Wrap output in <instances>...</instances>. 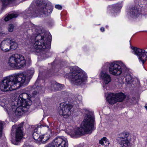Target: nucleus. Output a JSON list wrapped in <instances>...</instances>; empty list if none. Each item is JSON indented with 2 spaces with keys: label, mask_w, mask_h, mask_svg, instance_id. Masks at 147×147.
Returning a JSON list of instances; mask_svg holds the SVG:
<instances>
[{
  "label": "nucleus",
  "mask_w": 147,
  "mask_h": 147,
  "mask_svg": "<svg viewBox=\"0 0 147 147\" xmlns=\"http://www.w3.org/2000/svg\"><path fill=\"white\" fill-rule=\"evenodd\" d=\"M9 42V38L4 39L2 41L0 45V47L3 51L6 52L9 51L10 50Z\"/></svg>",
  "instance_id": "obj_15"
},
{
  "label": "nucleus",
  "mask_w": 147,
  "mask_h": 147,
  "mask_svg": "<svg viewBox=\"0 0 147 147\" xmlns=\"http://www.w3.org/2000/svg\"><path fill=\"white\" fill-rule=\"evenodd\" d=\"M9 44L10 50H12L16 49L18 45L17 42L13 40H10Z\"/></svg>",
  "instance_id": "obj_20"
},
{
  "label": "nucleus",
  "mask_w": 147,
  "mask_h": 147,
  "mask_svg": "<svg viewBox=\"0 0 147 147\" xmlns=\"http://www.w3.org/2000/svg\"><path fill=\"white\" fill-rule=\"evenodd\" d=\"M18 15L17 14L11 13L9 14L5 18L4 20L5 21H7L13 18H16L17 17Z\"/></svg>",
  "instance_id": "obj_25"
},
{
  "label": "nucleus",
  "mask_w": 147,
  "mask_h": 147,
  "mask_svg": "<svg viewBox=\"0 0 147 147\" xmlns=\"http://www.w3.org/2000/svg\"><path fill=\"white\" fill-rule=\"evenodd\" d=\"M30 98L29 94L26 93H23L20 94L18 97L17 103L21 104V105L24 108L29 109L32 102L30 99Z\"/></svg>",
  "instance_id": "obj_10"
},
{
  "label": "nucleus",
  "mask_w": 147,
  "mask_h": 147,
  "mask_svg": "<svg viewBox=\"0 0 147 147\" xmlns=\"http://www.w3.org/2000/svg\"><path fill=\"white\" fill-rule=\"evenodd\" d=\"M104 141L105 142V144H106L107 141L106 137H104L100 140L99 142V144H101L102 145H104Z\"/></svg>",
  "instance_id": "obj_28"
},
{
  "label": "nucleus",
  "mask_w": 147,
  "mask_h": 147,
  "mask_svg": "<svg viewBox=\"0 0 147 147\" xmlns=\"http://www.w3.org/2000/svg\"><path fill=\"white\" fill-rule=\"evenodd\" d=\"M57 82L55 81L53 82L50 87V89L51 91H57Z\"/></svg>",
  "instance_id": "obj_26"
},
{
  "label": "nucleus",
  "mask_w": 147,
  "mask_h": 147,
  "mask_svg": "<svg viewBox=\"0 0 147 147\" xmlns=\"http://www.w3.org/2000/svg\"><path fill=\"white\" fill-rule=\"evenodd\" d=\"M13 26L12 24H10L8 27V31L9 32H12L13 31Z\"/></svg>",
  "instance_id": "obj_29"
},
{
  "label": "nucleus",
  "mask_w": 147,
  "mask_h": 147,
  "mask_svg": "<svg viewBox=\"0 0 147 147\" xmlns=\"http://www.w3.org/2000/svg\"><path fill=\"white\" fill-rule=\"evenodd\" d=\"M100 30L101 31L103 32L104 31V28H100Z\"/></svg>",
  "instance_id": "obj_37"
},
{
  "label": "nucleus",
  "mask_w": 147,
  "mask_h": 147,
  "mask_svg": "<svg viewBox=\"0 0 147 147\" xmlns=\"http://www.w3.org/2000/svg\"><path fill=\"white\" fill-rule=\"evenodd\" d=\"M35 12H36V10L35 11H31L30 9H29L27 10H26L23 15L24 17L26 18L30 16H36L37 15H39V14H36Z\"/></svg>",
  "instance_id": "obj_18"
},
{
  "label": "nucleus",
  "mask_w": 147,
  "mask_h": 147,
  "mask_svg": "<svg viewBox=\"0 0 147 147\" xmlns=\"http://www.w3.org/2000/svg\"><path fill=\"white\" fill-rule=\"evenodd\" d=\"M54 147H68V142L61 137H56L52 142Z\"/></svg>",
  "instance_id": "obj_14"
},
{
  "label": "nucleus",
  "mask_w": 147,
  "mask_h": 147,
  "mask_svg": "<svg viewBox=\"0 0 147 147\" xmlns=\"http://www.w3.org/2000/svg\"><path fill=\"white\" fill-rule=\"evenodd\" d=\"M130 14L134 16H137L140 13V12L139 11L136 7H133L130 10Z\"/></svg>",
  "instance_id": "obj_23"
},
{
  "label": "nucleus",
  "mask_w": 147,
  "mask_h": 147,
  "mask_svg": "<svg viewBox=\"0 0 147 147\" xmlns=\"http://www.w3.org/2000/svg\"><path fill=\"white\" fill-rule=\"evenodd\" d=\"M6 34L3 32H0V37H4L5 36Z\"/></svg>",
  "instance_id": "obj_34"
},
{
  "label": "nucleus",
  "mask_w": 147,
  "mask_h": 147,
  "mask_svg": "<svg viewBox=\"0 0 147 147\" xmlns=\"http://www.w3.org/2000/svg\"><path fill=\"white\" fill-rule=\"evenodd\" d=\"M22 107H23L21 105L18 107H16L15 106H12V108L13 111H14L13 114H14L15 116L17 117H19L22 116L24 113V111L23 110Z\"/></svg>",
  "instance_id": "obj_17"
},
{
  "label": "nucleus",
  "mask_w": 147,
  "mask_h": 147,
  "mask_svg": "<svg viewBox=\"0 0 147 147\" xmlns=\"http://www.w3.org/2000/svg\"><path fill=\"white\" fill-rule=\"evenodd\" d=\"M129 136L128 133L123 132L120 134L119 137L117 138L118 141H121V140H124L125 139H127V138Z\"/></svg>",
  "instance_id": "obj_21"
},
{
  "label": "nucleus",
  "mask_w": 147,
  "mask_h": 147,
  "mask_svg": "<svg viewBox=\"0 0 147 147\" xmlns=\"http://www.w3.org/2000/svg\"><path fill=\"white\" fill-rule=\"evenodd\" d=\"M34 73L33 69H29L24 73H20L5 77L0 83V89L6 92L12 90L17 88V84L21 86L26 84L30 81Z\"/></svg>",
  "instance_id": "obj_1"
},
{
  "label": "nucleus",
  "mask_w": 147,
  "mask_h": 147,
  "mask_svg": "<svg viewBox=\"0 0 147 147\" xmlns=\"http://www.w3.org/2000/svg\"><path fill=\"white\" fill-rule=\"evenodd\" d=\"M122 147H130V144L127 139L121 140V141H118Z\"/></svg>",
  "instance_id": "obj_19"
},
{
  "label": "nucleus",
  "mask_w": 147,
  "mask_h": 147,
  "mask_svg": "<svg viewBox=\"0 0 147 147\" xmlns=\"http://www.w3.org/2000/svg\"><path fill=\"white\" fill-rule=\"evenodd\" d=\"M55 8L59 9H61L62 8V6L59 5H55Z\"/></svg>",
  "instance_id": "obj_33"
},
{
  "label": "nucleus",
  "mask_w": 147,
  "mask_h": 147,
  "mask_svg": "<svg viewBox=\"0 0 147 147\" xmlns=\"http://www.w3.org/2000/svg\"><path fill=\"white\" fill-rule=\"evenodd\" d=\"M56 85L57 86V90H60L62 88V85L57 82Z\"/></svg>",
  "instance_id": "obj_30"
},
{
  "label": "nucleus",
  "mask_w": 147,
  "mask_h": 147,
  "mask_svg": "<svg viewBox=\"0 0 147 147\" xmlns=\"http://www.w3.org/2000/svg\"><path fill=\"white\" fill-rule=\"evenodd\" d=\"M113 9L115 11H117L120 10L121 7V5L118 4L114 5L113 6Z\"/></svg>",
  "instance_id": "obj_27"
},
{
  "label": "nucleus",
  "mask_w": 147,
  "mask_h": 147,
  "mask_svg": "<svg viewBox=\"0 0 147 147\" xmlns=\"http://www.w3.org/2000/svg\"><path fill=\"white\" fill-rule=\"evenodd\" d=\"M131 48L134 51V54L138 56L140 61H142L143 65L147 59V52L136 47L131 46Z\"/></svg>",
  "instance_id": "obj_11"
},
{
  "label": "nucleus",
  "mask_w": 147,
  "mask_h": 147,
  "mask_svg": "<svg viewBox=\"0 0 147 147\" xmlns=\"http://www.w3.org/2000/svg\"><path fill=\"white\" fill-rule=\"evenodd\" d=\"M45 147H54V146L51 143L46 146Z\"/></svg>",
  "instance_id": "obj_35"
},
{
  "label": "nucleus",
  "mask_w": 147,
  "mask_h": 147,
  "mask_svg": "<svg viewBox=\"0 0 147 147\" xmlns=\"http://www.w3.org/2000/svg\"><path fill=\"white\" fill-rule=\"evenodd\" d=\"M3 124L2 123H0V137L1 136V132L2 130Z\"/></svg>",
  "instance_id": "obj_31"
},
{
  "label": "nucleus",
  "mask_w": 147,
  "mask_h": 147,
  "mask_svg": "<svg viewBox=\"0 0 147 147\" xmlns=\"http://www.w3.org/2000/svg\"><path fill=\"white\" fill-rule=\"evenodd\" d=\"M69 77L72 81L76 85H81L84 84L87 80V76L85 73L80 68L75 67L70 73Z\"/></svg>",
  "instance_id": "obj_5"
},
{
  "label": "nucleus",
  "mask_w": 147,
  "mask_h": 147,
  "mask_svg": "<svg viewBox=\"0 0 147 147\" xmlns=\"http://www.w3.org/2000/svg\"><path fill=\"white\" fill-rule=\"evenodd\" d=\"M108 69L107 66H104L99 74L100 78L103 81V83L106 85L108 84L111 81L110 75L106 72V70Z\"/></svg>",
  "instance_id": "obj_13"
},
{
  "label": "nucleus",
  "mask_w": 147,
  "mask_h": 147,
  "mask_svg": "<svg viewBox=\"0 0 147 147\" xmlns=\"http://www.w3.org/2000/svg\"><path fill=\"white\" fill-rule=\"evenodd\" d=\"M86 119L81 124V127L78 128L75 132L76 135L82 136L85 134H91L94 129V119L90 113L86 114Z\"/></svg>",
  "instance_id": "obj_4"
},
{
  "label": "nucleus",
  "mask_w": 147,
  "mask_h": 147,
  "mask_svg": "<svg viewBox=\"0 0 147 147\" xmlns=\"http://www.w3.org/2000/svg\"><path fill=\"white\" fill-rule=\"evenodd\" d=\"M145 108L147 110V106H145Z\"/></svg>",
  "instance_id": "obj_38"
},
{
  "label": "nucleus",
  "mask_w": 147,
  "mask_h": 147,
  "mask_svg": "<svg viewBox=\"0 0 147 147\" xmlns=\"http://www.w3.org/2000/svg\"><path fill=\"white\" fill-rule=\"evenodd\" d=\"M145 1H146L147 2V0H144Z\"/></svg>",
  "instance_id": "obj_40"
},
{
  "label": "nucleus",
  "mask_w": 147,
  "mask_h": 147,
  "mask_svg": "<svg viewBox=\"0 0 147 147\" xmlns=\"http://www.w3.org/2000/svg\"><path fill=\"white\" fill-rule=\"evenodd\" d=\"M125 96L122 93L113 94L110 93L106 97L107 101L110 104H113L117 102H121L125 98Z\"/></svg>",
  "instance_id": "obj_9"
},
{
  "label": "nucleus",
  "mask_w": 147,
  "mask_h": 147,
  "mask_svg": "<svg viewBox=\"0 0 147 147\" xmlns=\"http://www.w3.org/2000/svg\"><path fill=\"white\" fill-rule=\"evenodd\" d=\"M104 145H105V144H106L105 143V142L104 141Z\"/></svg>",
  "instance_id": "obj_39"
},
{
  "label": "nucleus",
  "mask_w": 147,
  "mask_h": 147,
  "mask_svg": "<svg viewBox=\"0 0 147 147\" xmlns=\"http://www.w3.org/2000/svg\"><path fill=\"white\" fill-rule=\"evenodd\" d=\"M43 138H42V140L43 139V140L42 141H43V142H45L49 139V138H48L46 140H45V139H44V137L43 136Z\"/></svg>",
  "instance_id": "obj_36"
},
{
  "label": "nucleus",
  "mask_w": 147,
  "mask_h": 147,
  "mask_svg": "<svg viewBox=\"0 0 147 147\" xmlns=\"http://www.w3.org/2000/svg\"><path fill=\"white\" fill-rule=\"evenodd\" d=\"M136 1L139 4H141L142 3H143L145 1L144 0H136Z\"/></svg>",
  "instance_id": "obj_32"
},
{
  "label": "nucleus",
  "mask_w": 147,
  "mask_h": 147,
  "mask_svg": "<svg viewBox=\"0 0 147 147\" xmlns=\"http://www.w3.org/2000/svg\"><path fill=\"white\" fill-rule=\"evenodd\" d=\"M51 37L49 34H46L42 36L39 34L35 38L34 47L39 55L42 56L43 58L46 57V54L49 48L51 42Z\"/></svg>",
  "instance_id": "obj_3"
},
{
  "label": "nucleus",
  "mask_w": 147,
  "mask_h": 147,
  "mask_svg": "<svg viewBox=\"0 0 147 147\" xmlns=\"http://www.w3.org/2000/svg\"><path fill=\"white\" fill-rule=\"evenodd\" d=\"M23 123L18 126L13 125L11 130V136L12 137L16 136L14 139L12 138L11 142L15 145H18L20 142L23 136Z\"/></svg>",
  "instance_id": "obj_7"
},
{
  "label": "nucleus",
  "mask_w": 147,
  "mask_h": 147,
  "mask_svg": "<svg viewBox=\"0 0 147 147\" xmlns=\"http://www.w3.org/2000/svg\"><path fill=\"white\" fill-rule=\"evenodd\" d=\"M41 89L42 88L41 87L39 86H37L36 88L34 90H33L32 91V93H31V94H29L30 98L34 97L39 93V91H40Z\"/></svg>",
  "instance_id": "obj_22"
},
{
  "label": "nucleus",
  "mask_w": 147,
  "mask_h": 147,
  "mask_svg": "<svg viewBox=\"0 0 147 147\" xmlns=\"http://www.w3.org/2000/svg\"><path fill=\"white\" fill-rule=\"evenodd\" d=\"M42 126L40 125L38 126L34 129V132L32 134L33 138L35 140L38 141H41L42 140V138H43V136H41L37 132L38 130H40Z\"/></svg>",
  "instance_id": "obj_16"
},
{
  "label": "nucleus",
  "mask_w": 147,
  "mask_h": 147,
  "mask_svg": "<svg viewBox=\"0 0 147 147\" xmlns=\"http://www.w3.org/2000/svg\"><path fill=\"white\" fill-rule=\"evenodd\" d=\"M36 5L38 7L35 12L36 14H46L47 13H50L52 9L47 5L46 1L44 0H38L36 2Z\"/></svg>",
  "instance_id": "obj_8"
},
{
  "label": "nucleus",
  "mask_w": 147,
  "mask_h": 147,
  "mask_svg": "<svg viewBox=\"0 0 147 147\" xmlns=\"http://www.w3.org/2000/svg\"><path fill=\"white\" fill-rule=\"evenodd\" d=\"M3 5L2 8L8 6L11 4L14 1V0H1Z\"/></svg>",
  "instance_id": "obj_24"
},
{
  "label": "nucleus",
  "mask_w": 147,
  "mask_h": 147,
  "mask_svg": "<svg viewBox=\"0 0 147 147\" xmlns=\"http://www.w3.org/2000/svg\"><path fill=\"white\" fill-rule=\"evenodd\" d=\"M61 108L59 111V113L61 115H62L65 118H68L71 115L73 106L69 104H64L61 106Z\"/></svg>",
  "instance_id": "obj_12"
},
{
  "label": "nucleus",
  "mask_w": 147,
  "mask_h": 147,
  "mask_svg": "<svg viewBox=\"0 0 147 147\" xmlns=\"http://www.w3.org/2000/svg\"><path fill=\"white\" fill-rule=\"evenodd\" d=\"M8 63L9 65L12 67L22 68L25 65L26 61L23 56L16 54L10 57Z\"/></svg>",
  "instance_id": "obj_6"
},
{
  "label": "nucleus",
  "mask_w": 147,
  "mask_h": 147,
  "mask_svg": "<svg viewBox=\"0 0 147 147\" xmlns=\"http://www.w3.org/2000/svg\"><path fill=\"white\" fill-rule=\"evenodd\" d=\"M109 71L110 74L117 76L121 74L125 77L126 82L127 84H131L133 81L129 69L123 63L120 62H114L110 64Z\"/></svg>",
  "instance_id": "obj_2"
}]
</instances>
